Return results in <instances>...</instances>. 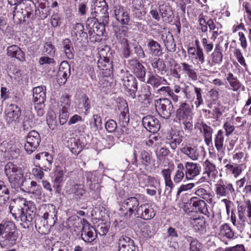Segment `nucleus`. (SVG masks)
I'll use <instances>...</instances> for the list:
<instances>
[{"mask_svg":"<svg viewBox=\"0 0 251 251\" xmlns=\"http://www.w3.org/2000/svg\"><path fill=\"white\" fill-rule=\"evenodd\" d=\"M93 14L94 16L92 17L88 18L86 22V26L88 29V30L92 29L99 22L98 17H96V15L94 13Z\"/></svg>","mask_w":251,"mask_h":251,"instance_id":"57","label":"nucleus"},{"mask_svg":"<svg viewBox=\"0 0 251 251\" xmlns=\"http://www.w3.org/2000/svg\"><path fill=\"white\" fill-rule=\"evenodd\" d=\"M224 140V132L222 130H219L214 139L215 146L218 151H223Z\"/></svg>","mask_w":251,"mask_h":251,"instance_id":"38","label":"nucleus"},{"mask_svg":"<svg viewBox=\"0 0 251 251\" xmlns=\"http://www.w3.org/2000/svg\"><path fill=\"white\" fill-rule=\"evenodd\" d=\"M98 64V67L102 70V74L105 76L110 75L113 72V64Z\"/></svg>","mask_w":251,"mask_h":251,"instance_id":"49","label":"nucleus"},{"mask_svg":"<svg viewBox=\"0 0 251 251\" xmlns=\"http://www.w3.org/2000/svg\"><path fill=\"white\" fill-rule=\"evenodd\" d=\"M45 86H38L33 89V101L35 104L42 105L46 100Z\"/></svg>","mask_w":251,"mask_h":251,"instance_id":"19","label":"nucleus"},{"mask_svg":"<svg viewBox=\"0 0 251 251\" xmlns=\"http://www.w3.org/2000/svg\"><path fill=\"white\" fill-rule=\"evenodd\" d=\"M19 233L15 223L11 220L0 224V247L9 249L18 242Z\"/></svg>","mask_w":251,"mask_h":251,"instance_id":"2","label":"nucleus"},{"mask_svg":"<svg viewBox=\"0 0 251 251\" xmlns=\"http://www.w3.org/2000/svg\"><path fill=\"white\" fill-rule=\"evenodd\" d=\"M159 11L164 21L170 22L173 20L174 14L171 6L169 4L160 5Z\"/></svg>","mask_w":251,"mask_h":251,"instance_id":"26","label":"nucleus"},{"mask_svg":"<svg viewBox=\"0 0 251 251\" xmlns=\"http://www.w3.org/2000/svg\"><path fill=\"white\" fill-rule=\"evenodd\" d=\"M15 7L13 11V19L17 24H21L23 22H29L26 17L25 14L22 10H18V4L15 5Z\"/></svg>","mask_w":251,"mask_h":251,"instance_id":"30","label":"nucleus"},{"mask_svg":"<svg viewBox=\"0 0 251 251\" xmlns=\"http://www.w3.org/2000/svg\"><path fill=\"white\" fill-rule=\"evenodd\" d=\"M40 142L39 133L35 130L30 131L26 137V143L24 146L26 152L28 154L32 153L39 147Z\"/></svg>","mask_w":251,"mask_h":251,"instance_id":"5","label":"nucleus"},{"mask_svg":"<svg viewBox=\"0 0 251 251\" xmlns=\"http://www.w3.org/2000/svg\"><path fill=\"white\" fill-rule=\"evenodd\" d=\"M67 146L75 155H77L86 146L87 142L84 135H80L77 139L70 138L67 141Z\"/></svg>","mask_w":251,"mask_h":251,"instance_id":"8","label":"nucleus"},{"mask_svg":"<svg viewBox=\"0 0 251 251\" xmlns=\"http://www.w3.org/2000/svg\"><path fill=\"white\" fill-rule=\"evenodd\" d=\"M205 171L203 174H206L209 177L210 174H216L217 173L216 166L208 160L204 162Z\"/></svg>","mask_w":251,"mask_h":251,"instance_id":"46","label":"nucleus"},{"mask_svg":"<svg viewBox=\"0 0 251 251\" xmlns=\"http://www.w3.org/2000/svg\"><path fill=\"white\" fill-rule=\"evenodd\" d=\"M205 221L204 218H199L193 219L192 224L196 230H200L205 227Z\"/></svg>","mask_w":251,"mask_h":251,"instance_id":"55","label":"nucleus"},{"mask_svg":"<svg viewBox=\"0 0 251 251\" xmlns=\"http://www.w3.org/2000/svg\"><path fill=\"white\" fill-rule=\"evenodd\" d=\"M107 10L108 5L105 0H95L94 11H92L91 14L92 16H94V13L98 17L106 16V17L109 18Z\"/></svg>","mask_w":251,"mask_h":251,"instance_id":"16","label":"nucleus"},{"mask_svg":"<svg viewBox=\"0 0 251 251\" xmlns=\"http://www.w3.org/2000/svg\"><path fill=\"white\" fill-rule=\"evenodd\" d=\"M10 207L11 213L15 219L20 220L22 222L21 225L23 228L28 227L30 223L33 221L36 223L34 219L36 216V208L33 202L29 201L25 203L20 201ZM35 226L36 227V224Z\"/></svg>","mask_w":251,"mask_h":251,"instance_id":"1","label":"nucleus"},{"mask_svg":"<svg viewBox=\"0 0 251 251\" xmlns=\"http://www.w3.org/2000/svg\"><path fill=\"white\" fill-rule=\"evenodd\" d=\"M83 226L81 230L80 237L85 243L94 245L97 235L95 229L86 220H83Z\"/></svg>","mask_w":251,"mask_h":251,"instance_id":"7","label":"nucleus"},{"mask_svg":"<svg viewBox=\"0 0 251 251\" xmlns=\"http://www.w3.org/2000/svg\"><path fill=\"white\" fill-rule=\"evenodd\" d=\"M199 129L201 133L202 134L206 145L209 146L212 144L213 128L204 122H201L200 125Z\"/></svg>","mask_w":251,"mask_h":251,"instance_id":"18","label":"nucleus"},{"mask_svg":"<svg viewBox=\"0 0 251 251\" xmlns=\"http://www.w3.org/2000/svg\"><path fill=\"white\" fill-rule=\"evenodd\" d=\"M148 83L154 87L158 88L161 85H165L167 84V81L165 79L159 76H151L148 80Z\"/></svg>","mask_w":251,"mask_h":251,"instance_id":"42","label":"nucleus"},{"mask_svg":"<svg viewBox=\"0 0 251 251\" xmlns=\"http://www.w3.org/2000/svg\"><path fill=\"white\" fill-rule=\"evenodd\" d=\"M135 65L133 70L135 75L138 78H143L146 74L144 67L142 65V64H135Z\"/></svg>","mask_w":251,"mask_h":251,"instance_id":"50","label":"nucleus"},{"mask_svg":"<svg viewBox=\"0 0 251 251\" xmlns=\"http://www.w3.org/2000/svg\"><path fill=\"white\" fill-rule=\"evenodd\" d=\"M71 66L69 64H60L58 76L67 80L70 75Z\"/></svg>","mask_w":251,"mask_h":251,"instance_id":"45","label":"nucleus"},{"mask_svg":"<svg viewBox=\"0 0 251 251\" xmlns=\"http://www.w3.org/2000/svg\"><path fill=\"white\" fill-rule=\"evenodd\" d=\"M183 69L185 71L186 73L191 77L193 80L197 79V75L195 72V69H193L191 65L188 64H182Z\"/></svg>","mask_w":251,"mask_h":251,"instance_id":"51","label":"nucleus"},{"mask_svg":"<svg viewBox=\"0 0 251 251\" xmlns=\"http://www.w3.org/2000/svg\"><path fill=\"white\" fill-rule=\"evenodd\" d=\"M35 125V117L31 111L25 112L23 121V128L24 130H27Z\"/></svg>","mask_w":251,"mask_h":251,"instance_id":"34","label":"nucleus"},{"mask_svg":"<svg viewBox=\"0 0 251 251\" xmlns=\"http://www.w3.org/2000/svg\"><path fill=\"white\" fill-rule=\"evenodd\" d=\"M167 39L164 40L165 46L167 50L170 51H174L176 48V44L174 41V38L172 35L167 37Z\"/></svg>","mask_w":251,"mask_h":251,"instance_id":"53","label":"nucleus"},{"mask_svg":"<svg viewBox=\"0 0 251 251\" xmlns=\"http://www.w3.org/2000/svg\"><path fill=\"white\" fill-rule=\"evenodd\" d=\"M180 151L193 160H198L200 156L198 148L196 146L186 145L181 149Z\"/></svg>","mask_w":251,"mask_h":251,"instance_id":"27","label":"nucleus"},{"mask_svg":"<svg viewBox=\"0 0 251 251\" xmlns=\"http://www.w3.org/2000/svg\"><path fill=\"white\" fill-rule=\"evenodd\" d=\"M139 157L142 164L145 167H148L151 164V156L146 151H141L140 152Z\"/></svg>","mask_w":251,"mask_h":251,"instance_id":"47","label":"nucleus"},{"mask_svg":"<svg viewBox=\"0 0 251 251\" xmlns=\"http://www.w3.org/2000/svg\"><path fill=\"white\" fill-rule=\"evenodd\" d=\"M105 128L108 132L113 133L117 128V124L115 120L109 119L105 123Z\"/></svg>","mask_w":251,"mask_h":251,"instance_id":"54","label":"nucleus"},{"mask_svg":"<svg viewBox=\"0 0 251 251\" xmlns=\"http://www.w3.org/2000/svg\"><path fill=\"white\" fill-rule=\"evenodd\" d=\"M18 10H22L29 21L33 20L36 15V5L31 0H23L18 3Z\"/></svg>","mask_w":251,"mask_h":251,"instance_id":"9","label":"nucleus"},{"mask_svg":"<svg viewBox=\"0 0 251 251\" xmlns=\"http://www.w3.org/2000/svg\"><path fill=\"white\" fill-rule=\"evenodd\" d=\"M71 35L75 40H79L81 37L87 38V33L84 32V26L83 24L76 23L73 25Z\"/></svg>","mask_w":251,"mask_h":251,"instance_id":"25","label":"nucleus"},{"mask_svg":"<svg viewBox=\"0 0 251 251\" xmlns=\"http://www.w3.org/2000/svg\"><path fill=\"white\" fill-rule=\"evenodd\" d=\"M64 169L59 166L56 167L55 171L54 182L57 184H60L63 181Z\"/></svg>","mask_w":251,"mask_h":251,"instance_id":"48","label":"nucleus"},{"mask_svg":"<svg viewBox=\"0 0 251 251\" xmlns=\"http://www.w3.org/2000/svg\"><path fill=\"white\" fill-rule=\"evenodd\" d=\"M219 234L229 239L232 238L234 236L233 231L227 224H225L221 226Z\"/></svg>","mask_w":251,"mask_h":251,"instance_id":"40","label":"nucleus"},{"mask_svg":"<svg viewBox=\"0 0 251 251\" xmlns=\"http://www.w3.org/2000/svg\"><path fill=\"white\" fill-rule=\"evenodd\" d=\"M98 23L95 25L92 29L88 31H91L93 33L99 34V35H103L105 31V27L108 25L109 18L104 16V17H98Z\"/></svg>","mask_w":251,"mask_h":251,"instance_id":"22","label":"nucleus"},{"mask_svg":"<svg viewBox=\"0 0 251 251\" xmlns=\"http://www.w3.org/2000/svg\"><path fill=\"white\" fill-rule=\"evenodd\" d=\"M35 159L39 161L36 163L38 164V166L42 167L44 171H49L50 170L53 157L49 152H42L38 153L35 155Z\"/></svg>","mask_w":251,"mask_h":251,"instance_id":"11","label":"nucleus"},{"mask_svg":"<svg viewBox=\"0 0 251 251\" xmlns=\"http://www.w3.org/2000/svg\"><path fill=\"white\" fill-rule=\"evenodd\" d=\"M43 170L44 169L42 168V167L38 166V165H37L36 168L32 169V172L36 178L42 179L44 176Z\"/></svg>","mask_w":251,"mask_h":251,"instance_id":"58","label":"nucleus"},{"mask_svg":"<svg viewBox=\"0 0 251 251\" xmlns=\"http://www.w3.org/2000/svg\"><path fill=\"white\" fill-rule=\"evenodd\" d=\"M155 215V212L149 203L140 205L135 212V216L148 220L152 219Z\"/></svg>","mask_w":251,"mask_h":251,"instance_id":"10","label":"nucleus"},{"mask_svg":"<svg viewBox=\"0 0 251 251\" xmlns=\"http://www.w3.org/2000/svg\"><path fill=\"white\" fill-rule=\"evenodd\" d=\"M47 123L49 128L52 130H55L57 128L58 123L56 119V116L53 112H50L47 116Z\"/></svg>","mask_w":251,"mask_h":251,"instance_id":"37","label":"nucleus"},{"mask_svg":"<svg viewBox=\"0 0 251 251\" xmlns=\"http://www.w3.org/2000/svg\"><path fill=\"white\" fill-rule=\"evenodd\" d=\"M184 167L187 179L193 178L200 174L201 167L199 164L193 162H187Z\"/></svg>","mask_w":251,"mask_h":251,"instance_id":"20","label":"nucleus"},{"mask_svg":"<svg viewBox=\"0 0 251 251\" xmlns=\"http://www.w3.org/2000/svg\"><path fill=\"white\" fill-rule=\"evenodd\" d=\"M156 107L162 117L168 119L174 111L173 105L168 99H159L156 101Z\"/></svg>","mask_w":251,"mask_h":251,"instance_id":"6","label":"nucleus"},{"mask_svg":"<svg viewBox=\"0 0 251 251\" xmlns=\"http://www.w3.org/2000/svg\"><path fill=\"white\" fill-rule=\"evenodd\" d=\"M114 15L116 19L123 25H127L130 18L128 13L124 7L120 5L114 7Z\"/></svg>","mask_w":251,"mask_h":251,"instance_id":"21","label":"nucleus"},{"mask_svg":"<svg viewBox=\"0 0 251 251\" xmlns=\"http://www.w3.org/2000/svg\"><path fill=\"white\" fill-rule=\"evenodd\" d=\"M123 81V85L127 89L129 96L131 98L135 99L137 90V85L135 77L130 75L125 77Z\"/></svg>","mask_w":251,"mask_h":251,"instance_id":"13","label":"nucleus"},{"mask_svg":"<svg viewBox=\"0 0 251 251\" xmlns=\"http://www.w3.org/2000/svg\"><path fill=\"white\" fill-rule=\"evenodd\" d=\"M88 34L89 35V39L91 42H100L101 40V36L102 35H99V34L93 33L91 31H88Z\"/></svg>","mask_w":251,"mask_h":251,"instance_id":"63","label":"nucleus"},{"mask_svg":"<svg viewBox=\"0 0 251 251\" xmlns=\"http://www.w3.org/2000/svg\"><path fill=\"white\" fill-rule=\"evenodd\" d=\"M7 54L12 58H16L19 61H25V53L17 45H12L7 48Z\"/></svg>","mask_w":251,"mask_h":251,"instance_id":"24","label":"nucleus"},{"mask_svg":"<svg viewBox=\"0 0 251 251\" xmlns=\"http://www.w3.org/2000/svg\"><path fill=\"white\" fill-rule=\"evenodd\" d=\"M226 79L233 91H237L241 89L243 90L244 89L239 80L232 73H229L227 75Z\"/></svg>","mask_w":251,"mask_h":251,"instance_id":"32","label":"nucleus"},{"mask_svg":"<svg viewBox=\"0 0 251 251\" xmlns=\"http://www.w3.org/2000/svg\"><path fill=\"white\" fill-rule=\"evenodd\" d=\"M61 100L63 102H66V105H64L60 110L59 113V123L60 125H64L68 121L69 117V97L66 96L61 97Z\"/></svg>","mask_w":251,"mask_h":251,"instance_id":"23","label":"nucleus"},{"mask_svg":"<svg viewBox=\"0 0 251 251\" xmlns=\"http://www.w3.org/2000/svg\"><path fill=\"white\" fill-rule=\"evenodd\" d=\"M129 121V116L128 112V109L124 110L121 112L119 116V124H128Z\"/></svg>","mask_w":251,"mask_h":251,"instance_id":"56","label":"nucleus"},{"mask_svg":"<svg viewBox=\"0 0 251 251\" xmlns=\"http://www.w3.org/2000/svg\"><path fill=\"white\" fill-rule=\"evenodd\" d=\"M187 241L190 243V251H200L201 249V244L196 239L191 236H187L185 238Z\"/></svg>","mask_w":251,"mask_h":251,"instance_id":"43","label":"nucleus"},{"mask_svg":"<svg viewBox=\"0 0 251 251\" xmlns=\"http://www.w3.org/2000/svg\"><path fill=\"white\" fill-rule=\"evenodd\" d=\"M191 200L193 201L192 205L196 212H199L205 215L208 213L207 204L203 200H198L195 197L192 198Z\"/></svg>","mask_w":251,"mask_h":251,"instance_id":"28","label":"nucleus"},{"mask_svg":"<svg viewBox=\"0 0 251 251\" xmlns=\"http://www.w3.org/2000/svg\"><path fill=\"white\" fill-rule=\"evenodd\" d=\"M224 251H246L243 245H237L235 246L226 248Z\"/></svg>","mask_w":251,"mask_h":251,"instance_id":"64","label":"nucleus"},{"mask_svg":"<svg viewBox=\"0 0 251 251\" xmlns=\"http://www.w3.org/2000/svg\"><path fill=\"white\" fill-rule=\"evenodd\" d=\"M234 191V189L231 183L226 185L218 183L216 185V193L218 196L226 197L229 192L232 193Z\"/></svg>","mask_w":251,"mask_h":251,"instance_id":"29","label":"nucleus"},{"mask_svg":"<svg viewBox=\"0 0 251 251\" xmlns=\"http://www.w3.org/2000/svg\"><path fill=\"white\" fill-rule=\"evenodd\" d=\"M222 53L220 51L219 45H216L214 52L212 54L213 63H220L222 60Z\"/></svg>","mask_w":251,"mask_h":251,"instance_id":"52","label":"nucleus"},{"mask_svg":"<svg viewBox=\"0 0 251 251\" xmlns=\"http://www.w3.org/2000/svg\"><path fill=\"white\" fill-rule=\"evenodd\" d=\"M4 172L12 188H19L24 177L21 168L12 162H8L5 166Z\"/></svg>","mask_w":251,"mask_h":251,"instance_id":"4","label":"nucleus"},{"mask_svg":"<svg viewBox=\"0 0 251 251\" xmlns=\"http://www.w3.org/2000/svg\"><path fill=\"white\" fill-rule=\"evenodd\" d=\"M5 120L10 124L18 119L21 116L20 108L15 104H10L5 110Z\"/></svg>","mask_w":251,"mask_h":251,"instance_id":"17","label":"nucleus"},{"mask_svg":"<svg viewBox=\"0 0 251 251\" xmlns=\"http://www.w3.org/2000/svg\"><path fill=\"white\" fill-rule=\"evenodd\" d=\"M115 34L118 41L124 45H127L128 31L127 27L123 26L118 30H115Z\"/></svg>","mask_w":251,"mask_h":251,"instance_id":"31","label":"nucleus"},{"mask_svg":"<svg viewBox=\"0 0 251 251\" xmlns=\"http://www.w3.org/2000/svg\"><path fill=\"white\" fill-rule=\"evenodd\" d=\"M191 111L190 105L186 102H181L179 108L176 110V115L178 118H184L187 117Z\"/></svg>","mask_w":251,"mask_h":251,"instance_id":"36","label":"nucleus"},{"mask_svg":"<svg viewBox=\"0 0 251 251\" xmlns=\"http://www.w3.org/2000/svg\"><path fill=\"white\" fill-rule=\"evenodd\" d=\"M148 46L152 54L155 55H159L162 53L160 46L157 42L150 39L148 43Z\"/></svg>","mask_w":251,"mask_h":251,"instance_id":"41","label":"nucleus"},{"mask_svg":"<svg viewBox=\"0 0 251 251\" xmlns=\"http://www.w3.org/2000/svg\"><path fill=\"white\" fill-rule=\"evenodd\" d=\"M118 251H138L134 241L126 236H122L118 240Z\"/></svg>","mask_w":251,"mask_h":251,"instance_id":"15","label":"nucleus"},{"mask_svg":"<svg viewBox=\"0 0 251 251\" xmlns=\"http://www.w3.org/2000/svg\"><path fill=\"white\" fill-rule=\"evenodd\" d=\"M246 206L242 204H238L237 206L238 217L242 222H245L246 220L245 212L246 211Z\"/></svg>","mask_w":251,"mask_h":251,"instance_id":"60","label":"nucleus"},{"mask_svg":"<svg viewBox=\"0 0 251 251\" xmlns=\"http://www.w3.org/2000/svg\"><path fill=\"white\" fill-rule=\"evenodd\" d=\"M142 124L149 131L157 132L160 128V121L155 116L147 115L142 119Z\"/></svg>","mask_w":251,"mask_h":251,"instance_id":"12","label":"nucleus"},{"mask_svg":"<svg viewBox=\"0 0 251 251\" xmlns=\"http://www.w3.org/2000/svg\"><path fill=\"white\" fill-rule=\"evenodd\" d=\"M44 51L48 54L53 56L55 54V49L54 47L50 42L46 43L44 45Z\"/></svg>","mask_w":251,"mask_h":251,"instance_id":"62","label":"nucleus"},{"mask_svg":"<svg viewBox=\"0 0 251 251\" xmlns=\"http://www.w3.org/2000/svg\"><path fill=\"white\" fill-rule=\"evenodd\" d=\"M194 90L197 97V100L195 101V103L198 107L203 103V100L201 97V89L200 88L194 87Z\"/></svg>","mask_w":251,"mask_h":251,"instance_id":"61","label":"nucleus"},{"mask_svg":"<svg viewBox=\"0 0 251 251\" xmlns=\"http://www.w3.org/2000/svg\"><path fill=\"white\" fill-rule=\"evenodd\" d=\"M19 188H20L21 190L25 192L37 195L41 194L40 186L37 184L36 182L31 181L29 178L24 177Z\"/></svg>","mask_w":251,"mask_h":251,"instance_id":"14","label":"nucleus"},{"mask_svg":"<svg viewBox=\"0 0 251 251\" xmlns=\"http://www.w3.org/2000/svg\"><path fill=\"white\" fill-rule=\"evenodd\" d=\"M109 228L105 224L101 223L97 226V229L95 230L96 232H98L100 236H104L108 231Z\"/></svg>","mask_w":251,"mask_h":251,"instance_id":"59","label":"nucleus"},{"mask_svg":"<svg viewBox=\"0 0 251 251\" xmlns=\"http://www.w3.org/2000/svg\"><path fill=\"white\" fill-rule=\"evenodd\" d=\"M166 186L170 188L171 191L173 189L175 185L171 178V171L169 169H164L161 171Z\"/></svg>","mask_w":251,"mask_h":251,"instance_id":"44","label":"nucleus"},{"mask_svg":"<svg viewBox=\"0 0 251 251\" xmlns=\"http://www.w3.org/2000/svg\"><path fill=\"white\" fill-rule=\"evenodd\" d=\"M62 49L64 51L66 57L68 59L74 58V55L73 53L74 50L72 42L69 38L64 39L62 43Z\"/></svg>","mask_w":251,"mask_h":251,"instance_id":"33","label":"nucleus"},{"mask_svg":"<svg viewBox=\"0 0 251 251\" xmlns=\"http://www.w3.org/2000/svg\"><path fill=\"white\" fill-rule=\"evenodd\" d=\"M69 191L73 194L74 199L77 201L80 200L82 197L85 194V190L84 186L81 184H75L70 189Z\"/></svg>","mask_w":251,"mask_h":251,"instance_id":"35","label":"nucleus"},{"mask_svg":"<svg viewBox=\"0 0 251 251\" xmlns=\"http://www.w3.org/2000/svg\"><path fill=\"white\" fill-rule=\"evenodd\" d=\"M184 167L183 165L180 163L177 165L176 170L175 173V175L173 177V181L176 183L180 182L184 176Z\"/></svg>","mask_w":251,"mask_h":251,"instance_id":"39","label":"nucleus"},{"mask_svg":"<svg viewBox=\"0 0 251 251\" xmlns=\"http://www.w3.org/2000/svg\"><path fill=\"white\" fill-rule=\"evenodd\" d=\"M139 194H136L135 196L129 197L121 202L119 211L120 215L124 217L125 219H130L132 215H135V212L139 206Z\"/></svg>","mask_w":251,"mask_h":251,"instance_id":"3","label":"nucleus"}]
</instances>
